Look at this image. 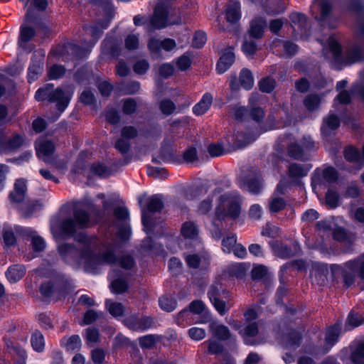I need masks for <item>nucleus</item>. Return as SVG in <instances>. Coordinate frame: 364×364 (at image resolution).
Segmentation results:
<instances>
[{
	"instance_id": "1",
	"label": "nucleus",
	"mask_w": 364,
	"mask_h": 364,
	"mask_svg": "<svg viewBox=\"0 0 364 364\" xmlns=\"http://www.w3.org/2000/svg\"><path fill=\"white\" fill-rule=\"evenodd\" d=\"M75 240L82 244L83 247L80 250H76L74 246L69 244H63L58 246V252L67 262L73 258L78 264H84L86 271H90L92 263L95 264H112L116 261V257L112 250H107L100 256L92 255V239L85 234H79Z\"/></svg>"
},
{
	"instance_id": "2",
	"label": "nucleus",
	"mask_w": 364,
	"mask_h": 364,
	"mask_svg": "<svg viewBox=\"0 0 364 364\" xmlns=\"http://www.w3.org/2000/svg\"><path fill=\"white\" fill-rule=\"evenodd\" d=\"M73 217L75 220L69 218L60 222L59 218H54L50 225L51 232L56 239H65L73 237L77 228H86L91 225L89 215L83 210H76Z\"/></svg>"
},
{
	"instance_id": "3",
	"label": "nucleus",
	"mask_w": 364,
	"mask_h": 364,
	"mask_svg": "<svg viewBox=\"0 0 364 364\" xmlns=\"http://www.w3.org/2000/svg\"><path fill=\"white\" fill-rule=\"evenodd\" d=\"M71 96L72 92L70 90L64 91L61 88L54 89L53 85L48 84L37 90L35 98L38 101L48 100L50 102H56L57 109L61 113L68 107Z\"/></svg>"
},
{
	"instance_id": "4",
	"label": "nucleus",
	"mask_w": 364,
	"mask_h": 364,
	"mask_svg": "<svg viewBox=\"0 0 364 364\" xmlns=\"http://www.w3.org/2000/svg\"><path fill=\"white\" fill-rule=\"evenodd\" d=\"M174 0H158L154 14L149 20V25L152 28L161 29L167 25L179 24L182 23L180 16L174 20L168 21L167 15Z\"/></svg>"
},
{
	"instance_id": "5",
	"label": "nucleus",
	"mask_w": 364,
	"mask_h": 364,
	"mask_svg": "<svg viewBox=\"0 0 364 364\" xmlns=\"http://www.w3.org/2000/svg\"><path fill=\"white\" fill-rule=\"evenodd\" d=\"M241 212L240 203L236 196L225 194L220 198V203L216 208L215 216L219 220L230 218L235 220Z\"/></svg>"
},
{
	"instance_id": "6",
	"label": "nucleus",
	"mask_w": 364,
	"mask_h": 364,
	"mask_svg": "<svg viewBox=\"0 0 364 364\" xmlns=\"http://www.w3.org/2000/svg\"><path fill=\"white\" fill-rule=\"evenodd\" d=\"M338 178L336 171L331 167L326 168L323 170H316L312 177L311 185L313 189L317 187L324 186L331 184L337 181Z\"/></svg>"
},
{
	"instance_id": "7",
	"label": "nucleus",
	"mask_w": 364,
	"mask_h": 364,
	"mask_svg": "<svg viewBox=\"0 0 364 364\" xmlns=\"http://www.w3.org/2000/svg\"><path fill=\"white\" fill-rule=\"evenodd\" d=\"M139 132L134 126H124L121 129V138L115 143V148L122 154H127L130 149L129 140L137 137Z\"/></svg>"
},
{
	"instance_id": "8",
	"label": "nucleus",
	"mask_w": 364,
	"mask_h": 364,
	"mask_svg": "<svg viewBox=\"0 0 364 364\" xmlns=\"http://www.w3.org/2000/svg\"><path fill=\"white\" fill-rule=\"evenodd\" d=\"M163 207L164 203L158 196H154L149 199L146 208H142V223L146 231L151 230L152 228L149 213L159 212Z\"/></svg>"
},
{
	"instance_id": "9",
	"label": "nucleus",
	"mask_w": 364,
	"mask_h": 364,
	"mask_svg": "<svg viewBox=\"0 0 364 364\" xmlns=\"http://www.w3.org/2000/svg\"><path fill=\"white\" fill-rule=\"evenodd\" d=\"M228 292L221 287H211L208 291V296L215 309L220 315H224L228 310L223 299H227Z\"/></svg>"
},
{
	"instance_id": "10",
	"label": "nucleus",
	"mask_w": 364,
	"mask_h": 364,
	"mask_svg": "<svg viewBox=\"0 0 364 364\" xmlns=\"http://www.w3.org/2000/svg\"><path fill=\"white\" fill-rule=\"evenodd\" d=\"M124 325L132 331H145L153 325V319L149 316H141L132 315L124 320Z\"/></svg>"
},
{
	"instance_id": "11",
	"label": "nucleus",
	"mask_w": 364,
	"mask_h": 364,
	"mask_svg": "<svg viewBox=\"0 0 364 364\" xmlns=\"http://www.w3.org/2000/svg\"><path fill=\"white\" fill-rule=\"evenodd\" d=\"M36 154L38 158L43 160L46 163L51 164L50 156L54 153V144L45 139H39L36 141Z\"/></svg>"
},
{
	"instance_id": "12",
	"label": "nucleus",
	"mask_w": 364,
	"mask_h": 364,
	"mask_svg": "<svg viewBox=\"0 0 364 364\" xmlns=\"http://www.w3.org/2000/svg\"><path fill=\"white\" fill-rule=\"evenodd\" d=\"M309 169L310 168L307 166L300 164L292 163L289 164L287 168V174L291 183L299 185L301 179L308 174Z\"/></svg>"
},
{
	"instance_id": "13",
	"label": "nucleus",
	"mask_w": 364,
	"mask_h": 364,
	"mask_svg": "<svg viewBox=\"0 0 364 364\" xmlns=\"http://www.w3.org/2000/svg\"><path fill=\"white\" fill-rule=\"evenodd\" d=\"M45 53L42 50L34 52L32 58V64L28 68V79L33 80L36 77L41 75L43 70V60Z\"/></svg>"
},
{
	"instance_id": "14",
	"label": "nucleus",
	"mask_w": 364,
	"mask_h": 364,
	"mask_svg": "<svg viewBox=\"0 0 364 364\" xmlns=\"http://www.w3.org/2000/svg\"><path fill=\"white\" fill-rule=\"evenodd\" d=\"M26 181L22 178L17 179L14 183V191L9 194V198L14 203L22 202L26 193Z\"/></svg>"
},
{
	"instance_id": "15",
	"label": "nucleus",
	"mask_w": 364,
	"mask_h": 364,
	"mask_svg": "<svg viewBox=\"0 0 364 364\" xmlns=\"http://www.w3.org/2000/svg\"><path fill=\"white\" fill-rule=\"evenodd\" d=\"M235 61V55L231 48H228L223 53L217 63V71L219 74L226 72Z\"/></svg>"
},
{
	"instance_id": "16",
	"label": "nucleus",
	"mask_w": 364,
	"mask_h": 364,
	"mask_svg": "<svg viewBox=\"0 0 364 364\" xmlns=\"http://www.w3.org/2000/svg\"><path fill=\"white\" fill-rule=\"evenodd\" d=\"M148 46L154 52H159L161 49L170 51L176 47V42L171 38H166L163 41L151 38L149 42Z\"/></svg>"
},
{
	"instance_id": "17",
	"label": "nucleus",
	"mask_w": 364,
	"mask_h": 364,
	"mask_svg": "<svg viewBox=\"0 0 364 364\" xmlns=\"http://www.w3.org/2000/svg\"><path fill=\"white\" fill-rule=\"evenodd\" d=\"M210 331L213 336L220 341H227L231 338V333L229 328L215 321L209 325Z\"/></svg>"
},
{
	"instance_id": "18",
	"label": "nucleus",
	"mask_w": 364,
	"mask_h": 364,
	"mask_svg": "<svg viewBox=\"0 0 364 364\" xmlns=\"http://www.w3.org/2000/svg\"><path fill=\"white\" fill-rule=\"evenodd\" d=\"M82 49L77 45L71 43H68L60 45L54 50L55 53L58 56H64L66 54H70L74 57H82Z\"/></svg>"
},
{
	"instance_id": "19",
	"label": "nucleus",
	"mask_w": 364,
	"mask_h": 364,
	"mask_svg": "<svg viewBox=\"0 0 364 364\" xmlns=\"http://www.w3.org/2000/svg\"><path fill=\"white\" fill-rule=\"evenodd\" d=\"M259 332L257 323L254 322L247 325L243 330L239 331V333L243 338L244 342L247 345H256L257 342L253 341L252 338L257 335Z\"/></svg>"
},
{
	"instance_id": "20",
	"label": "nucleus",
	"mask_w": 364,
	"mask_h": 364,
	"mask_svg": "<svg viewBox=\"0 0 364 364\" xmlns=\"http://www.w3.org/2000/svg\"><path fill=\"white\" fill-rule=\"evenodd\" d=\"M213 96L210 93H205L202 99L193 107V112L196 115L205 114L210 107L213 103Z\"/></svg>"
},
{
	"instance_id": "21",
	"label": "nucleus",
	"mask_w": 364,
	"mask_h": 364,
	"mask_svg": "<svg viewBox=\"0 0 364 364\" xmlns=\"http://www.w3.org/2000/svg\"><path fill=\"white\" fill-rule=\"evenodd\" d=\"M36 31L33 27L28 26L26 23H23L20 28L18 46L23 48L25 44L34 37Z\"/></svg>"
},
{
	"instance_id": "22",
	"label": "nucleus",
	"mask_w": 364,
	"mask_h": 364,
	"mask_svg": "<svg viewBox=\"0 0 364 364\" xmlns=\"http://www.w3.org/2000/svg\"><path fill=\"white\" fill-rule=\"evenodd\" d=\"M267 23L262 18H256L252 21L248 31L249 35L254 38H260L263 36L264 29Z\"/></svg>"
},
{
	"instance_id": "23",
	"label": "nucleus",
	"mask_w": 364,
	"mask_h": 364,
	"mask_svg": "<svg viewBox=\"0 0 364 364\" xmlns=\"http://www.w3.org/2000/svg\"><path fill=\"white\" fill-rule=\"evenodd\" d=\"M181 232L185 238L196 239L198 235L199 230L194 222L187 221L183 223Z\"/></svg>"
},
{
	"instance_id": "24",
	"label": "nucleus",
	"mask_w": 364,
	"mask_h": 364,
	"mask_svg": "<svg viewBox=\"0 0 364 364\" xmlns=\"http://www.w3.org/2000/svg\"><path fill=\"white\" fill-rule=\"evenodd\" d=\"M162 340L159 335L149 334L139 338V344L141 348H153L155 345Z\"/></svg>"
},
{
	"instance_id": "25",
	"label": "nucleus",
	"mask_w": 364,
	"mask_h": 364,
	"mask_svg": "<svg viewBox=\"0 0 364 364\" xmlns=\"http://www.w3.org/2000/svg\"><path fill=\"white\" fill-rule=\"evenodd\" d=\"M26 269L23 265H14L6 272V277L11 282H16L24 275Z\"/></svg>"
},
{
	"instance_id": "26",
	"label": "nucleus",
	"mask_w": 364,
	"mask_h": 364,
	"mask_svg": "<svg viewBox=\"0 0 364 364\" xmlns=\"http://www.w3.org/2000/svg\"><path fill=\"white\" fill-rule=\"evenodd\" d=\"M225 17L228 22L235 23L240 18V5L237 2L230 4L225 11Z\"/></svg>"
},
{
	"instance_id": "27",
	"label": "nucleus",
	"mask_w": 364,
	"mask_h": 364,
	"mask_svg": "<svg viewBox=\"0 0 364 364\" xmlns=\"http://www.w3.org/2000/svg\"><path fill=\"white\" fill-rule=\"evenodd\" d=\"M340 125L339 119L334 114H329L323 119L321 130L326 134H328L331 130L336 129Z\"/></svg>"
},
{
	"instance_id": "28",
	"label": "nucleus",
	"mask_w": 364,
	"mask_h": 364,
	"mask_svg": "<svg viewBox=\"0 0 364 364\" xmlns=\"http://www.w3.org/2000/svg\"><path fill=\"white\" fill-rule=\"evenodd\" d=\"M105 306L109 313L114 317L122 316L124 314L125 307L122 303L107 300Z\"/></svg>"
},
{
	"instance_id": "29",
	"label": "nucleus",
	"mask_w": 364,
	"mask_h": 364,
	"mask_svg": "<svg viewBox=\"0 0 364 364\" xmlns=\"http://www.w3.org/2000/svg\"><path fill=\"white\" fill-rule=\"evenodd\" d=\"M351 360L354 364H364V341H360L352 349Z\"/></svg>"
},
{
	"instance_id": "30",
	"label": "nucleus",
	"mask_w": 364,
	"mask_h": 364,
	"mask_svg": "<svg viewBox=\"0 0 364 364\" xmlns=\"http://www.w3.org/2000/svg\"><path fill=\"white\" fill-rule=\"evenodd\" d=\"M129 284L127 279L119 277L114 279L110 284L111 291L116 294H121L127 291Z\"/></svg>"
},
{
	"instance_id": "31",
	"label": "nucleus",
	"mask_w": 364,
	"mask_h": 364,
	"mask_svg": "<svg viewBox=\"0 0 364 364\" xmlns=\"http://www.w3.org/2000/svg\"><path fill=\"white\" fill-rule=\"evenodd\" d=\"M4 142L8 151H14L26 144V138L23 135L15 134Z\"/></svg>"
},
{
	"instance_id": "32",
	"label": "nucleus",
	"mask_w": 364,
	"mask_h": 364,
	"mask_svg": "<svg viewBox=\"0 0 364 364\" xmlns=\"http://www.w3.org/2000/svg\"><path fill=\"white\" fill-rule=\"evenodd\" d=\"M290 19L294 23V29L296 31L295 26H297V30L301 33L306 31L308 28V22L306 17L300 13H293L290 16Z\"/></svg>"
},
{
	"instance_id": "33",
	"label": "nucleus",
	"mask_w": 364,
	"mask_h": 364,
	"mask_svg": "<svg viewBox=\"0 0 364 364\" xmlns=\"http://www.w3.org/2000/svg\"><path fill=\"white\" fill-rule=\"evenodd\" d=\"M240 82L241 85L246 90H250L254 85V78L252 72L244 68L240 73Z\"/></svg>"
},
{
	"instance_id": "34",
	"label": "nucleus",
	"mask_w": 364,
	"mask_h": 364,
	"mask_svg": "<svg viewBox=\"0 0 364 364\" xmlns=\"http://www.w3.org/2000/svg\"><path fill=\"white\" fill-rule=\"evenodd\" d=\"M286 201L282 197L274 194L269 202V208L271 212L277 213L286 207Z\"/></svg>"
},
{
	"instance_id": "35",
	"label": "nucleus",
	"mask_w": 364,
	"mask_h": 364,
	"mask_svg": "<svg viewBox=\"0 0 364 364\" xmlns=\"http://www.w3.org/2000/svg\"><path fill=\"white\" fill-rule=\"evenodd\" d=\"M258 86L262 92L270 93L276 87V80L273 77L267 76L259 81Z\"/></svg>"
},
{
	"instance_id": "36",
	"label": "nucleus",
	"mask_w": 364,
	"mask_h": 364,
	"mask_svg": "<svg viewBox=\"0 0 364 364\" xmlns=\"http://www.w3.org/2000/svg\"><path fill=\"white\" fill-rule=\"evenodd\" d=\"M31 345L34 350L43 352L45 348V341L43 334L39 331H36L31 336Z\"/></svg>"
},
{
	"instance_id": "37",
	"label": "nucleus",
	"mask_w": 364,
	"mask_h": 364,
	"mask_svg": "<svg viewBox=\"0 0 364 364\" xmlns=\"http://www.w3.org/2000/svg\"><path fill=\"white\" fill-rule=\"evenodd\" d=\"M264 117L265 112L260 107L253 106L249 110L248 117L257 124L262 123Z\"/></svg>"
},
{
	"instance_id": "38",
	"label": "nucleus",
	"mask_w": 364,
	"mask_h": 364,
	"mask_svg": "<svg viewBox=\"0 0 364 364\" xmlns=\"http://www.w3.org/2000/svg\"><path fill=\"white\" fill-rule=\"evenodd\" d=\"M159 107L163 114L168 116L175 112L176 106L171 100L164 99L159 102Z\"/></svg>"
},
{
	"instance_id": "39",
	"label": "nucleus",
	"mask_w": 364,
	"mask_h": 364,
	"mask_svg": "<svg viewBox=\"0 0 364 364\" xmlns=\"http://www.w3.org/2000/svg\"><path fill=\"white\" fill-rule=\"evenodd\" d=\"M287 152L290 157L294 159H300L304 156V149L301 144L292 142L288 146Z\"/></svg>"
},
{
	"instance_id": "40",
	"label": "nucleus",
	"mask_w": 364,
	"mask_h": 364,
	"mask_svg": "<svg viewBox=\"0 0 364 364\" xmlns=\"http://www.w3.org/2000/svg\"><path fill=\"white\" fill-rule=\"evenodd\" d=\"M231 110L234 118L237 121L242 122L248 117L249 111L243 106L233 105L231 107Z\"/></svg>"
},
{
	"instance_id": "41",
	"label": "nucleus",
	"mask_w": 364,
	"mask_h": 364,
	"mask_svg": "<svg viewBox=\"0 0 364 364\" xmlns=\"http://www.w3.org/2000/svg\"><path fill=\"white\" fill-rule=\"evenodd\" d=\"M301 336L299 332L294 331L284 337L287 347H297L301 342Z\"/></svg>"
},
{
	"instance_id": "42",
	"label": "nucleus",
	"mask_w": 364,
	"mask_h": 364,
	"mask_svg": "<svg viewBox=\"0 0 364 364\" xmlns=\"http://www.w3.org/2000/svg\"><path fill=\"white\" fill-rule=\"evenodd\" d=\"M363 58V52L359 48H352L347 54L346 64L350 65L360 61Z\"/></svg>"
},
{
	"instance_id": "43",
	"label": "nucleus",
	"mask_w": 364,
	"mask_h": 364,
	"mask_svg": "<svg viewBox=\"0 0 364 364\" xmlns=\"http://www.w3.org/2000/svg\"><path fill=\"white\" fill-rule=\"evenodd\" d=\"M340 329L338 326H332L326 332L325 340L327 345L332 346L337 341L339 336Z\"/></svg>"
},
{
	"instance_id": "44",
	"label": "nucleus",
	"mask_w": 364,
	"mask_h": 364,
	"mask_svg": "<svg viewBox=\"0 0 364 364\" xmlns=\"http://www.w3.org/2000/svg\"><path fill=\"white\" fill-rule=\"evenodd\" d=\"M101 313H99L93 309H90L85 312L82 321L80 323L81 326L89 325L99 319L101 316Z\"/></svg>"
},
{
	"instance_id": "45",
	"label": "nucleus",
	"mask_w": 364,
	"mask_h": 364,
	"mask_svg": "<svg viewBox=\"0 0 364 364\" xmlns=\"http://www.w3.org/2000/svg\"><path fill=\"white\" fill-rule=\"evenodd\" d=\"M136 101L133 98H127L123 101L122 109L124 114L130 115L136 112Z\"/></svg>"
},
{
	"instance_id": "46",
	"label": "nucleus",
	"mask_w": 364,
	"mask_h": 364,
	"mask_svg": "<svg viewBox=\"0 0 364 364\" xmlns=\"http://www.w3.org/2000/svg\"><path fill=\"white\" fill-rule=\"evenodd\" d=\"M306 108L309 111L316 109L320 104V98L315 95H308L304 100Z\"/></svg>"
},
{
	"instance_id": "47",
	"label": "nucleus",
	"mask_w": 364,
	"mask_h": 364,
	"mask_svg": "<svg viewBox=\"0 0 364 364\" xmlns=\"http://www.w3.org/2000/svg\"><path fill=\"white\" fill-rule=\"evenodd\" d=\"M275 255L283 259L289 258L293 255L291 250L286 245L279 244L274 247Z\"/></svg>"
},
{
	"instance_id": "48",
	"label": "nucleus",
	"mask_w": 364,
	"mask_h": 364,
	"mask_svg": "<svg viewBox=\"0 0 364 364\" xmlns=\"http://www.w3.org/2000/svg\"><path fill=\"white\" fill-rule=\"evenodd\" d=\"M314 272L313 273L316 278L319 277L323 282L326 280L328 273L327 266L326 264L315 263L314 264Z\"/></svg>"
},
{
	"instance_id": "49",
	"label": "nucleus",
	"mask_w": 364,
	"mask_h": 364,
	"mask_svg": "<svg viewBox=\"0 0 364 364\" xmlns=\"http://www.w3.org/2000/svg\"><path fill=\"white\" fill-rule=\"evenodd\" d=\"M159 305L163 310L170 312L176 309V302L173 298L164 296L159 299Z\"/></svg>"
},
{
	"instance_id": "50",
	"label": "nucleus",
	"mask_w": 364,
	"mask_h": 364,
	"mask_svg": "<svg viewBox=\"0 0 364 364\" xmlns=\"http://www.w3.org/2000/svg\"><path fill=\"white\" fill-rule=\"evenodd\" d=\"M237 244V236L235 234L227 236L222 241L223 251L230 252Z\"/></svg>"
},
{
	"instance_id": "51",
	"label": "nucleus",
	"mask_w": 364,
	"mask_h": 364,
	"mask_svg": "<svg viewBox=\"0 0 364 364\" xmlns=\"http://www.w3.org/2000/svg\"><path fill=\"white\" fill-rule=\"evenodd\" d=\"M248 191L253 194H259L262 188V181L259 178L250 180L247 183Z\"/></svg>"
},
{
	"instance_id": "52",
	"label": "nucleus",
	"mask_w": 364,
	"mask_h": 364,
	"mask_svg": "<svg viewBox=\"0 0 364 364\" xmlns=\"http://www.w3.org/2000/svg\"><path fill=\"white\" fill-rule=\"evenodd\" d=\"M65 69L63 65H53L48 70V76L50 79L55 80L64 75Z\"/></svg>"
},
{
	"instance_id": "53",
	"label": "nucleus",
	"mask_w": 364,
	"mask_h": 364,
	"mask_svg": "<svg viewBox=\"0 0 364 364\" xmlns=\"http://www.w3.org/2000/svg\"><path fill=\"white\" fill-rule=\"evenodd\" d=\"M207 343H208V350L211 354H220L224 350L223 346L217 341L209 339Z\"/></svg>"
},
{
	"instance_id": "54",
	"label": "nucleus",
	"mask_w": 364,
	"mask_h": 364,
	"mask_svg": "<svg viewBox=\"0 0 364 364\" xmlns=\"http://www.w3.org/2000/svg\"><path fill=\"white\" fill-rule=\"evenodd\" d=\"M242 49L247 55L252 56L257 51V44L254 41L245 40L242 44Z\"/></svg>"
},
{
	"instance_id": "55",
	"label": "nucleus",
	"mask_w": 364,
	"mask_h": 364,
	"mask_svg": "<svg viewBox=\"0 0 364 364\" xmlns=\"http://www.w3.org/2000/svg\"><path fill=\"white\" fill-rule=\"evenodd\" d=\"M99 331L95 328H88L86 330V340L88 345L96 343L99 341Z\"/></svg>"
},
{
	"instance_id": "56",
	"label": "nucleus",
	"mask_w": 364,
	"mask_h": 364,
	"mask_svg": "<svg viewBox=\"0 0 364 364\" xmlns=\"http://www.w3.org/2000/svg\"><path fill=\"white\" fill-rule=\"evenodd\" d=\"M11 120L12 118L9 115L8 107L4 105L0 104V127L10 123Z\"/></svg>"
},
{
	"instance_id": "57",
	"label": "nucleus",
	"mask_w": 364,
	"mask_h": 364,
	"mask_svg": "<svg viewBox=\"0 0 364 364\" xmlns=\"http://www.w3.org/2000/svg\"><path fill=\"white\" fill-rule=\"evenodd\" d=\"M41 206L42 203L38 200L31 202L21 209L22 215L26 218L29 217L34 210L40 208Z\"/></svg>"
},
{
	"instance_id": "58",
	"label": "nucleus",
	"mask_w": 364,
	"mask_h": 364,
	"mask_svg": "<svg viewBox=\"0 0 364 364\" xmlns=\"http://www.w3.org/2000/svg\"><path fill=\"white\" fill-rule=\"evenodd\" d=\"M338 198L336 192L329 190L326 194V203L331 208H336L338 205Z\"/></svg>"
},
{
	"instance_id": "59",
	"label": "nucleus",
	"mask_w": 364,
	"mask_h": 364,
	"mask_svg": "<svg viewBox=\"0 0 364 364\" xmlns=\"http://www.w3.org/2000/svg\"><path fill=\"white\" fill-rule=\"evenodd\" d=\"M208 151L212 157H216L223 155L225 150L221 144H211L208 147Z\"/></svg>"
},
{
	"instance_id": "60",
	"label": "nucleus",
	"mask_w": 364,
	"mask_h": 364,
	"mask_svg": "<svg viewBox=\"0 0 364 364\" xmlns=\"http://www.w3.org/2000/svg\"><path fill=\"white\" fill-rule=\"evenodd\" d=\"M189 336L195 341H200L205 337V331L203 328L193 327L188 330Z\"/></svg>"
},
{
	"instance_id": "61",
	"label": "nucleus",
	"mask_w": 364,
	"mask_h": 364,
	"mask_svg": "<svg viewBox=\"0 0 364 364\" xmlns=\"http://www.w3.org/2000/svg\"><path fill=\"white\" fill-rule=\"evenodd\" d=\"M81 346V340L79 336L73 335L70 337L66 343V348L68 350L79 349Z\"/></svg>"
},
{
	"instance_id": "62",
	"label": "nucleus",
	"mask_w": 364,
	"mask_h": 364,
	"mask_svg": "<svg viewBox=\"0 0 364 364\" xmlns=\"http://www.w3.org/2000/svg\"><path fill=\"white\" fill-rule=\"evenodd\" d=\"M206 42L205 33L201 31H198L195 33L193 39V46L196 48H200Z\"/></svg>"
},
{
	"instance_id": "63",
	"label": "nucleus",
	"mask_w": 364,
	"mask_h": 364,
	"mask_svg": "<svg viewBox=\"0 0 364 364\" xmlns=\"http://www.w3.org/2000/svg\"><path fill=\"white\" fill-rule=\"evenodd\" d=\"M105 119L111 124H117L120 121V116L114 109H110L105 112Z\"/></svg>"
},
{
	"instance_id": "64",
	"label": "nucleus",
	"mask_w": 364,
	"mask_h": 364,
	"mask_svg": "<svg viewBox=\"0 0 364 364\" xmlns=\"http://www.w3.org/2000/svg\"><path fill=\"white\" fill-rule=\"evenodd\" d=\"M267 274V269L263 265H258L252 269L251 274L253 279H261Z\"/></svg>"
}]
</instances>
